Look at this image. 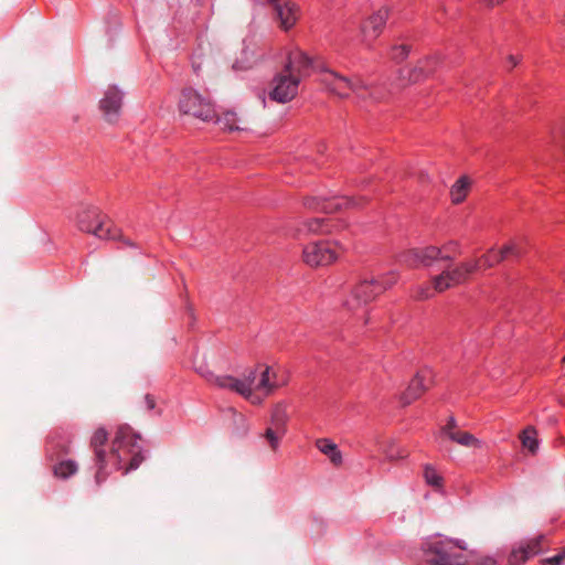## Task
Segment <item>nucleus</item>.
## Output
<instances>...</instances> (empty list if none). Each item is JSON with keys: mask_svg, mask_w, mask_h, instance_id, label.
Returning <instances> with one entry per match:
<instances>
[{"mask_svg": "<svg viewBox=\"0 0 565 565\" xmlns=\"http://www.w3.org/2000/svg\"><path fill=\"white\" fill-rule=\"evenodd\" d=\"M141 436L134 431L129 425L118 427L111 443L110 451L105 446L108 441V433L104 427L97 428L89 441L94 457L95 481L104 482L110 475L109 465L115 470H121L122 475L136 470L145 460L142 447L139 445Z\"/></svg>", "mask_w": 565, "mask_h": 565, "instance_id": "f257e3e1", "label": "nucleus"}, {"mask_svg": "<svg viewBox=\"0 0 565 565\" xmlns=\"http://www.w3.org/2000/svg\"><path fill=\"white\" fill-rule=\"evenodd\" d=\"M76 227L87 234H93L100 239L120 241L125 246L136 247V244L122 235L100 209L94 205H81L75 214Z\"/></svg>", "mask_w": 565, "mask_h": 565, "instance_id": "f03ea898", "label": "nucleus"}, {"mask_svg": "<svg viewBox=\"0 0 565 565\" xmlns=\"http://www.w3.org/2000/svg\"><path fill=\"white\" fill-rule=\"evenodd\" d=\"M466 547L460 541L435 535L423 543V552L428 565H462Z\"/></svg>", "mask_w": 565, "mask_h": 565, "instance_id": "7ed1b4c3", "label": "nucleus"}, {"mask_svg": "<svg viewBox=\"0 0 565 565\" xmlns=\"http://www.w3.org/2000/svg\"><path fill=\"white\" fill-rule=\"evenodd\" d=\"M397 274L394 271L387 273L376 278H372L370 280L364 279L353 287L351 295L345 300L344 305L349 310L355 311L366 306L385 290L394 286L397 282Z\"/></svg>", "mask_w": 565, "mask_h": 565, "instance_id": "20e7f679", "label": "nucleus"}, {"mask_svg": "<svg viewBox=\"0 0 565 565\" xmlns=\"http://www.w3.org/2000/svg\"><path fill=\"white\" fill-rule=\"evenodd\" d=\"M178 107L181 114L205 122H211L216 117V109L211 99L192 87L181 89Z\"/></svg>", "mask_w": 565, "mask_h": 565, "instance_id": "39448f33", "label": "nucleus"}, {"mask_svg": "<svg viewBox=\"0 0 565 565\" xmlns=\"http://www.w3.org/2000/svg\"><path fill=\"white\" fill-rule=\"evenodd\" d=\"M477 263L468 260L458 264L454 268H450L449 265L446 266L439 275L431 279L434 290L444 292L449 288L465 284L469 276L477 271Z\"/></svg>", "mask_w": 565, "mask_h": 565, "instance_id": "423d86ee", "label": "nucleus"}, {"mask_svg": "<svg viewBox=\"0 0 565 565\" xmlns=\"http://www.w3.org/2000/svg\"><path fill=\"white\" fill-rule=\"evenodd\" d=\"M366 202L364 196L355 198L345 195H335L332 198L307 196L303 199V205L307 209L322 211L324 213H334L342 209L361 207L364 206Z\"/></svg>", "mask_w": 565, "mask_h": 565, "instance_id": "0eeeda50", "label": "nucleus"}, {"mask_svg": "<svg viewBox=\"0 0 565 565\" xmlns=\"http://www.w3.org/2000/svg\"><path fill=\"white\" fill-rule=\"evenodd\" d=\"M550 540L545 534L523 540L513 546L508 555V565H524L530 558L540 555L550 548Z\"/></svg>", "mask_w": 565, "mask_h": 565, "instance_id": "6e6552de", "label": "nucleus"}, {"mask_svg": "<svg viewBox=\"0 0 565 565\" xmlns=\"http://www.w3.org/2000/svg\"><path fill=\"white\" fill-rule=\"evenodd\" d=\"M438 260L452 262L454 255H443V248L433 245L412 248L402 255V262L413 268L431 267Z\"/></svg>", "mask_w": 565, "mask_h": 565, "instance_id": "1a4fd4ad", "label": "nucleus"}, {"mask_svg": "<svg viewBox=\"0 0 565 565\" xmlns=\"http://www.w3.org/2000/svg\"><path fill=\"white\" fill-rule=\"evenodd\" d=\"M303 262L311 267L328 266L338 258L333 243L319 241L305 246L302 250Z\"/></svg>", "mask_w": 565, "mask_h": 565, "instance_id": "9d476101", "label": "nucleus"}, {"mask_svg": "<svg viewBox=\"0 0 565 565\" xmlns=\"http://www.w3.org/2000/svg\"><path fill=\"white\" fill-rule=\"evenodd\" d=\"M439 65V60L436 56H428L417 61L412 66H405L398 70V79L401 85L415 84L424 81L428 76L433 75Z\"/></svg>", "mask_w": 565, "mask_h": 565, "instance_id": "9b49d317", "label": "nucleus"}, {"mask_svg": "<svg viewBox=\"0 0 565 565\" xmlns=\"http://www.w3.org/2000/svg\"><path fill=\"white\" fill-rule=\"evenodd\" d=\"M273 89L269 93L270 99L285 104L292 100L298 94L300 82L298 77L285 72L284 70L273 79Z\"/></svg>", "mask_w": 565, "mask_h": 565, "instance_id": "f8f14e48", "label": "nucleus"}, {"mask_svg": "<svg viewBox=\"0 0 565 565\" xmlns=\"http://www.w3.org/2000/svg\"><path fill=\"white\" fill-rule=\"evenodd\" d=\"M388 17V8L382 7L367 19L362 21L360 25V31L362 35V41L367 46H371V44L382 34Z\"/></svg>", "mask_w": 565, "mask_h": 565, "instance_id": "ddd939ff", "label": "nucleus"}, {"mask_svg": "<svg viewBox=\"0 0 565 565\" xmlns=\"http://www.w3.org/2000/svg\"><path fill=\"white\" fill-rule=\"evenodd\" d=\"M124 93L116 86L109 85L99 100L98 106L106 121L114 124L118 120L122 108Z\"/></svg>", "mask_w": 565, "mask_h": 565, "instance_id": "4468645a", "label": "nucleus"}, {"mask_svg": "<svg viewBox=\"0 0 565 565\" xmlns=\"http://www.w3.org/2000/svg\"><path fill=\"white\" fill-rule=\"evenodd\" d=\"M317 67L312 57L300 49L289 51L284 71L298 77L301 82L302 77L309 76L311 71Z\"/></svg>", "mask_w": 565, "mask_h": 565, "instance_id": "2eb2a0df", "label": "nucleus"}, {"mask_svg": "<svg viewBox=\"0 0 565 565\" xmlns=\"http://www.w3.org/2000/svg\"><path fill=\"white\" fill-rule=\"evenodd\" d=\"M279 26L284 31L292 29L299 19V7L291 0H269Z\"/></svg>", "mask_w": 565, "mask_h": 565, "instance_id": "dca6fc26", "label": "nucleus"}, {"mask_svg": "<svg viewBox=\"0 0 565 565\" xmlns=\"http://www.w3.org/2000/svg\"><path fill=\"white\" fill-rule=\"evenodd\" d=\"M430 377L431 372L429 370H420L414 375L407 388L401 395L403 406L411 405L424 395V393L429 388L427 381H429Z\"/></svg>", "mask_w": 565, "mask_h": 565, "instance_id": "f3484780", "label": "nucleus"}, {"mask_svg": "<svg viewBox=\"0 0 565 565\" xmlns=\"http://www.w3.org/2000/svg\"><path fill=\"white\" fill-rule=\"evenodd\" d=\"M201 374L207 382L213 383L220 388H227L239 395L248 393V384L241 382L239 379L232 375H215L211 371L202 372Z\"/></svg>", "mask_w": 565, "mask_h": 565, "instance_id": "a211bd4d", "label": "nucleus"}, {"mask_svg": "<svg viewBox=\"0 0 565 565\" xmlns=\"http://www.w3.org/2000/svg\"><path fill=\"white\" fill-rule=\"evenodd\" d=\"M302 225L307 232L313 234H329L333 231L345 227V224L342 221L331 217L310 218L305 221Z\"/></svg>", "mask_w": 565, "mask_h": 565, "instance_id": "6ab92c4d", "label": "nucleus"}, {"mask_svg": "<svg viewBox=\"0 0 565 565\" xmlns=\"http://www.w3.org/2000/svg\"><path fill=\"white\" fill-rule=\"evenodd\" d=\"M70 441L62 437H49L45 446V456L50 461H55L70 454Z\"/></svg>", "mask_w": 565, "mask_h": 565, "instance_id": "aec40b11", "label": "nucleus"}, {"mask_svg": "<svg viewBox=\"0 0 565 565\" xmlns=\"http://www.w3.org/2000/svg\"><path fill=\"white\" fill-rule=\"evenodd\" d=\"M288 420L287 404L284 402L275 404L270 412V427L286 434Z\"/></svg>", "mask_w": 565, "mask_h": 565, "instance_id": "412c9836", "label": "nucleus"}, {"mask_svg": "<svg viewBox=\"0 0 565 565\" xmlns=\"http://www.w3.org/2000/svg\"><path fill=\"white\" fill-rule=\"evenodd\" d=\"M316 447L335 466L339 467L342 465V454L338 448V445L334 444L329 438H319L316 440Z\"/></svg>", "mask_w": 565, "mask_h": 565, "instance_id": "4be33fe9", "label": "nucleus"}, {"mask_svg": "<svg viewBox=\"0 0 565 565\" xmlns=\"http://www.w3.org/2000/svg\"><path fill=\"white\" fill-rule=\"evenodd\" d=\"M52 466V472L57 479H68L78 470V465L73 459H58Z\"/></svg>", "mask_w": 565, "mask_h": 565, "instance_id": "5701e85b", "label": "nucleus"}, {"mask_svg": "<svg viewBox=\"0 0 565 565\" xmlns=\"http://www.w3.org/2000/svg\"><path fill=\"white\" fill-rule=\"evenodd\" d=\"M502 262H504V254L502 255L501 249L494 248L489 249L480 258L472 260V263L478 264L477 270L492 268L493 266Z\"/></svg>", "mask_w": 565, "mask_h": 565, "instance_id": "b1692460", "label": "nucleus"}, {"mask_svg": "<svg viewBox=\"0 0 565 565\" xmlns=\"http://www.w3.org/2000/svg\"><path fill=\"white\" fill-rule=\"evenodd\" d=\"M469 185H470V181H469V178L466 175L460 177L456 181V183L451 186V190H450L452 203L459 204L466 199V196L468 194Z\"/></svg>", "mask_w": 565, "mask_h": 565, "instance_id": "393cba45", "label": "nucleus"}, {"mask_svg": "<svg viewBox=\"0 0 565 565\" xmlns=\"http://www.w3.org/2000/svg\"><path fill=\"white\" fill-rule=\"evenodd\" d=\"M522 446L531 454H535L539 449L537 431L533 426L524 428L520 435Z\"/></svg>", "mask_w": 565, "mask_h": 565, "instance_id": "a878e982", "label": "nucleus"}, {"mask_svg": "<svg viewBox=\"0 0 565 565\" xmlns=\"http://www.w3.org/2000/svg\"><path fill=\"white\" fill-rule=\"evenodd\" d=\"M211 122H215L220 126L223 130L234 131L238 130L237 124V117L234 111H224L222 115H218L216 113V117L214 120H211Z\"/></svg>", "mask_w": 565, "mask_h": 565, "instance_id": "bb28decb", "label": "nucleus"}, {"mask_svg": "<svg viewBox=\"0 0 565 565\" xmlns=\"http://www.w3.org/2000/svg\"><path fill=\"white\" fill-rule=\"evenodd\" d=\"M451 441L465 447H479L480 440L469 431L455 430L447 436Z\"/></svg>", "mask_w": 565, "mask_h": 565, "instance_id": "cd10ccee", "label": "nucleus"}, {"mask_svg": "<svg viewBox=\"0 0 565 565\" xmlns=\"http://www.w3.org/2000/svg\"><path fill=\"white\" fill-rule=\"evenodd\" d=\"M334 81L330 83L332 92L341 97H348L350 92V78L339 75L335 72H330Z\"/></svg>", "mask_w": 565, "mask_h": 565, "instance_id": "c85d7f7f", "label": "nucleus"}, {"mask_svg": "<svg viewBox=\"0 0 565 565\" xmlns=\"http://www.w3.org/2000/svg\"><path fill=\"white\" fill-rule=\"evenodd\" d=\"M500 249L502 255L504 254V262L519 260L525 253L524 248L514 242L503 245Z\"/></svg>", "mask_w": 565, "mask_h": 565, "instance_id": "c756f323", "label": "nucleus"}, {"mask_svg": "<svg viewBox=\"0 0 565 565\" xmlns=\"http://www.w3.org/2000/svg\"><path fill=\"white\" fill-rule=\"evenodd\" d=\"M277 387L278 384L271 381V369L266 366L260 373V379L256 385V390H264L266 395H269Z\"/></svg>", "mask_w": 565, "mask_h": 565, "instance_id": "7c9ffc66", "label": "nucleus"}, {"mask_svg": "<svg viewBox=\"0 0 565 565\" xmlns=\"http://www.w3.org/2000/svg\"><path fill=\"white\" fill-rule=\"evenodd\" d=\"M424 478L426 483L431 487L441 488L444 484V478L430 465L424 467Z\"/></svg>", "mask_w": 565, "mask_h": 565, "instance_id": "2f4dec72", "label": "nucleus"}, {"mask_svg": "<svg viewBox=\"0 0 565 565\" xmlns=\"http://www.w3.org/2000/svg\"><path fill=\"white\" fill-rule=\"evenodd\" d=\"M285 435V433H279L276 428L269 426L266 428L263 436L268 441L271 450L276 451L279 447L281 438Z\"/></svg>", "mask_w": 565, "mask_h": 565, "instance_id": "473e14b6", "label": "nucleus"}, {"mask_svg": "<svg viewBox=\"0 0 565 565\" xmlns=\"http://www.w3.org/2000/svg\"><path fill=\"white\" fill-rule=\"evenodd\" d=\"M411 50L412 45L409 44L393 45L391 49V58L396 63H401L408 57Z\"/></svg>", "mask_w": 565, "mask_h": 565, "instance_id": "72a5a7b5", "label": "nucleus"}, {"mask_svg": "<svg viewBox=\"0 0 565 565\" xmlns=\"http://www.w3.org/2000/svg\"><path fill=\"white\" fill-rule=\"evenodd\" d=\"M106 24V33L109 35L110 40H113L114 34L121 26L120 18L115 13L109 14Z\"/></svg>", "mask_w": 565, "mask_h": 565, "instance_id": "f704fd0d", "label": "nucleus"}, {"mask_svg": "<svg viewBox=\"0 0 565 565\" xmlns=\"http://www.w3.org/2000/svg\"><path fill=\"white\" fill-rule=\"evenodd\" d=\"M540 565H563L565 564V547L562 548V551L552 556V557H546V558H542L540 562H539Z\"/></svg>", "mask_w": 565, "mask_h": 565, "instance_id": "c9c22d12", "label": "nucleus"}, {"mask_svg": "<svg viewBox=\"0 0 565 565\" xmlns=\"http://www.w3.org/2000/svg\"><path fill=\"white\" fill-rule=\"evenodd\" d=\"M462 565H498V562L491 556H481L476 559H468L466 556Z\"/></svg>", "mask_w": 565, "mask_h": 565, "instance_id": "e433bc0d", "label": "nucleus"}, {"mask_svg": "<svg viewBox=\"0 0 565 565\" xmlns=\"http://www.w3.org/2000/svg\"><path fill=\"white\" fill-rule=\"evenodd\" d=\"M256 380V370H250L248 374L244 377V380H241L243 383L248 384V393L241 394L245 398H250L253 396V384Z\"/></svg>", "mask_w": 565, "mask_h": 565, "instance_id": "4c0bfd02", "label": "nucleus"}, {"mask_svg": "<svg viewBox=\"0 0 565 565\" xmlns=\"http://www.w3.org/2000/svg\"><path fill=\"white\" fill-rule=\"evenodd\" d=\"M440 248H443V255H454V259L460 255V248L457 242L450 241Z\"/></svg>", "mask_w": 565, "mask_h": 565, "instance_id": "58836bf2", "label": "nucleus"}, {"mask_svg": "<svg viewBox=\"0 0 565 565\" xmlns=\"http://www.w3.org/2000/svg\"><path fill=\"white\" fill-rule=\"evenodd\" d=\"M457 429V420L454 416H450L445 426L440 428V435L448 436Z\"/></svg>", "mask_w": 565, "mask_h": 565, "instance_id": "ea45409f", "label": "nucleus"}, {"mask_svg": "<svg viewBox=\"0 0 565 565\" xmlns=\"http://www.w3.org/2000/svg\"><path fill=\"white\" fill-rule=\"evenodd\" d=\"M365 88L364 83L360 78H350V92L359 93Z\"/></svg>", "mask_w": 565, "mask_h": 565, "instance_id": "a19ab883", "label": "nucleus"}, {"mask_svg": "<svg viewBox=\"0 0 565 565\" xmlns=\"http://www.w3.org/2000/svg\"><path fill=\"white\" fill-rule=\"evenodd\" d=\"M145 404H146V408L147 411H154L157 408V399L154 397V395L152 394H146L145 395Z\"/></svg>", "mask_w": 565, "mask_h": 565, "instance_id": "79ce46f5", "label": "nucleus"}, {"mask_svg": "<svg viewBox=\"0 0 565 565\" xmlns=\"http://www.w3.org/2000/svg\"><path fill=\"white\" fill-rule=\"evenodd\" d=\"M433 294L430 291L429 288H427L426 290H422L420 295L418 296L419 299H427L429 297H431Z\"/></svg>", "mask_w": 565, "mask_h": 565, "instance_id": "37998d69", "label": "nucleus"}, {"mask_svg": "<svg viewBox=\"0 0 565 565\" xmlns=\"http://www.w3.org/2000/svg\"><path fill=\"white\" fill-rule=\"evenodd\" d=\"M247 399L250 401L252 404H260L262 403V398L256 396L254 393H253V396Z\"/></svg>", "mask_w": 565, "mask_h": 565, "instance_id": "c03bdc74", "label": "nucleus"}, {"mask_svg": "<svg viewBox=\"0 0 565 565\" xmlns=\"http://www.w3.org/2000/svg\"><path fill=\"white\" fill-rule=\"evenodd\" d=\"M509 62L511 63V68H512V67H514V66H516V65H518L519 60H518V57H515L514 55H510V56H509Z\"/></svg>", "mask_w": 565, "mask_h": 565, "instance_id": "a18cd8bd", "label": "nucleus"}, {"mask_svg": "<svg viewBox=\"0 0 565 565\" xmlns=\"http://www.w3.org/2000/svg\"><path fill=\"white\" fill-rule=\"evenodd\" d=\"M188 311H189L191 318L194 320V311H193V308L191 305H188Z\"/></svg>", "mask_w": 565, "mask_h": 565, "instance_id": "49530a36", "label": "nucleus"}, {"mask_svg": "<svg viewBox=\"0 0 565 565\" xmlns=\"http://www.w3.org/2000/svg\"><path fill=\"white\" fill-rule=\"evenodd\" d=\"M157 414H158V415H161V414H162V411H161L160 408H159V409H157Z\"/></svg>", "mask_w": 565, "mask_h": 565, "instance_id": "de8ad7c7", "label": "nucleus"}, {"mask_svg": "<svg viewBox=\"0 0 565 565\" xmlns=\"http://www.w3.org/2000/svg\"><path fill=\"white\" fill-rule=\"evenodd\" d=\"M562 363L565 364V355L562 358Z\"/></svg>", "mask_w": 565, "mask_h": 565, "instance_id": "09e8293b", "label": "nucleus"}]
</instances>
